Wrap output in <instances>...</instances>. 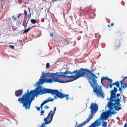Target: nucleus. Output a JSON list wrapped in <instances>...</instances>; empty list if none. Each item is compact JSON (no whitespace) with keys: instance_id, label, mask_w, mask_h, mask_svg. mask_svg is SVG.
<instances>
[{"instance_id":"obj_1","label":"nucleus","mask_w":127,"mask_h":127,"mask_svg":"<svg viewBox=\"0 0 127 127\" xmlns=\"http://www.w3.org/2000/svg\"><path fill=\"white\" fill-rule=\"evenodd\" d=\"M43 95L44 94H51L52 95L56 96L60 99H64L66 98L67 101H69L70 98L69 94H65L59 92L58 90L51 89L48 88H43L41 86H39L36 89L29 92V90H27V93H24L21 97L18 99L17 101L20 104H22L23 107L25 110H29L31 107V103L34 100V98L38 95Z\"/></svg>"},{"instance_id":"obj_2","label":"nucleus","mask_w":127,"mask_h":127,"mask_svg":"<svg viewBox=\"0 0 127 127\" xmlns=\"http://www.w3.org/2000/svg\"><path fill=\"white\" fill-rule=\"evenodd\" d=\"M74 72H75V73L74 74L75 79H71L72 82L77 80L79 78H81V77H85L86 76L96 96H97V97H100V98H102V99H104L105 93H104V91H103L102 86L99 85L97 81L99 77L96 76V75L93 73V69L90 70L87 69L81 68L79 70H76L74 71Z\"/></svg>"},{"instance_id":"obj_3","label":"nucleus","mask_w":127,"mask_h":127,"mask_svg":"<svg viewBox=\"0 0 127 127\" xmlns=\"http://www.w3.org/2000/svg\"><path fill=\"white\" fill-rule=\"evenodd\" d=\"M107 106L109 109L106 111L102 112L98 119L99 120L106 121V120H108L110 117H112V115H115V114H117L116 111H112L114 110V109H115V111H120V110H122L121 105L115 104L114 103H111V102H108Z\"/></svg>"},{"instance_id":"obj_4","label":"nucleus","mask_w":127,"mask_h":127,"mask_svg":"<svg viewBox=\"0 0 127 127\" xmlns=\"http://www.w3.org/2000/svg\"><path fill=\"white\" fill-rule=\"evenodd\" d=\"M46 76L44 77H42V75L40 77L39 80L37 82V84L38 86H40V85H43L45 83H47V84H51V83H60V84H64V83H70V82H73V80H69L68 81H62L60 80L58 77H55L54 76H49V77H51V78H46L44 79Z\"/></svg>"},{"instance_id":"obj_5","label":"nucleus","mask_w":127,"mask_h":127,"mask_svg":"<svg viewBox=\"0 0 127 127\" xmlns=\"http://www.w3.org/2000/svg\"><path fill=\"white\" fill-rule=\"evenodd\" d=\"M75 74L76 71L70 72L69 70H66L65 72H56L55 73H51L50 72L43 73L42 77L44 78L47 76H54V77H63V78H72L73 80L75 79Z\"/></svg>"},{"instance_id":"obj_6","label":"nucleus","mask_w":127,"mask_h":127,"mask_svg":"<svg viewBox=\"0 0 127 127\" xmlns=\"http://www.w3.org/2000/svg\"><path fill=\"white\" fill-rule=\"evenodd\" d=\"M90 109L91 110V113H90L88 118L84 121L82 123L79 124V127H84L86 124L89 123L90 120H92L95 116V114L99 111V105L97 103H92Z\"/></svg>"},{"instance_id":"obj_7","label":"nucleus","mask_w":127,"mask_h":127,"mask_svg":"<svg viewBox=\"0 0 127 127\" xmlns=\"http://www.w3.org/2000/svg\"><path fill=\"white\" fill-rule=\"evenodd\" d=\"M118 89L116 87H114V89L110 91V98H107V100L109 101L108 103H111L112 104H115L116 105H119L121 106L120 103H121V99L119 98L121 94L117 93Z\"/></svg>"},{"instance_id":"obj_8","label":"nucleus","mask_w":127,"mask_h":127,"mask_svg":"<svg viewBox=\"0 0 127 127\" xmlns=\"http://www.w3.org/2000/svg\"><path fill=\"white\" fill-rule=\"evenodd\" d=\"M55 112H56V107L54 108V112L52 113V110H51L50 112L48 113V115L47 117H45L44 119V122L42 123L40 127H46V126H45V125H49V124H50L51 122H52V120H53V116H54V114H55ZM52 113L51 115V118L50 120H49V116H50V114Z\"/></svg>"},{"instance_id":"obj_9","label":"nucleus","mask_w":127,"mask_h":127,"mask_svg":"<svg viewBox=\"0 0 127 127\" xmlns=\"http://www.w3.org/2000/svg\"><path fill=\"white\" fill-rule=\"evenodd\" d=\"M54 100V99H52L51 97H49L48 99H46L44 102H42V103L41 104L40 109L42 110L43 106H44L45 104H47V103H49V102H53Z\"/></svg>"},{"instance_id":"obj_10","label":"nucleus","mask_w":127,"mask_h":127,"mask_svg":"<svg viewBox=\"0 0 127 127\" xmlns=\"http://www.w3.org/2000/svg\"><path fill=\"white\" fill-rule=\"evenodd\" d=\"M101 120H96L95 122L90 125V126H88V127H96L101 126V124L102 122H100Z\"/></svg>"},{"instance_id":"obj_11","label":"nucleus","mask_w":127,"mask_h":127,"mask_svg":"<svg viewBox=\"0 0 127 127\" xmlns=\"http://www.w3.org/2000/svg\"><path fill=\"white\" fill-rule=\"evenodd\" d=\"M22 94H23V90H22V89H19L15 91V96H16V97H19V96H21Z\"/></svg>"},{"instance_id":"obj_12","label":"nucleus","mask_w":127,"mask_h":127,"mask_svg":"<svg viewBox=\"0 0 127 127\" xmlns=\"http://www.w3.org/2000/svg\"><path fill=\"white\" fill-rule=\"evenodd\" d=\"M121 87H119V91L120 92V93H122L123 91V88L124 89H126V88H127V83H123V84H121Z\"/></svg>"},{"instance_id":"obj_13","label":"nucleus","mask_w":127,"mask_h":127,"mask_svg":"<svg viewBox=\"0 0 127 127\" xmlns=\"http://www.w3.org/2000/svg\"><path fill=\"white\" fill-rule=\"evenodd\" d=\"M120 46H121V44L120 43V41H116L115 44V50L117 49H119Z\"/></svg>"},{"instance_id":"obj_14","label":"nucleus","mask_w":127,"mask_h":127,"mask_svg":"<svg viewBox=\"0 0 127 127\" xmlns=\"http://www.w3.org/2000/svg\"><path fill=\"white\" fill-rule=\"evenodd\" d=\"M24 14L25 16H27V18L29 19H30V17H31V13H30L27 15V11H26V10H24Z\"/></svg>"},{"instance_id":"obj_15","label":"nucleus","mask_w":127,"mask_h":127,"mask_svg":"<svg viewBox=\"0 0 127 127\" xmlns=\"http://www.w3.org/2000/svg\"><path fill=\"white\" fill-rule=\"evenodd\" d=\"M28 23V21L25 20L23 22V26H24L25 29H26V27H27V24Z\"/></svg>"},{"instance_id":"obj_16","label":"nucleus","mask_w":127,"mask_h":127,"mask_svg":"<svg viewBox=\"0 0 127 127\" xmlns=\"http://www.w3.org/2000/svg\"><path fill=\"white\" fill-rule=\"evenodd\" d=\"M105 80H110V78H108V77L103 76L101 78V83L103 84V81H105Z\"/></svg>"},{"instance_id":"obj_17","label":"nucleus","mask_w":127,"mask_h":127,"mask_svg":"<svg viewBox=\"0 0 127 127\" xmlns=\"http://www.w3.org/2000/svg\"><path fill=\"white\" fill-rule=\"evenodd\" d=\"M125 80L127 81V76L124 77L122 80L120 81L121 85H123L124 84V81Z\"/></svg>"},{"instance_id":"obj_18","label":"nucleus","mask_w":127,"mask_h":127,"mask_svg":"<svg viewBox=\"0 0 127 127\" xmlns=\"http://www.w3.org/2000/svg\"><path fill=\"white\" fill-rule=\"evenodd\" d=\"M103 121L102 122V127H107V121H104L105 120H103Z\"/></svg>"},{"instance_id":"obj_19","label":"nucleus","mask_w":127,"mask_h":127,"mask_svg":"<svg viewBox=\"0 0 127 127\" xmlns=\"http://www.w3.org/2000/svg\"><path fill=\"white\" fill-rule=\"evenodd\" d=\"M113 85H115L117 88H119V87H120V82L119 81H117L116 82L114 83Z\"/></svg>"},{"instance_id":"obj_20","label":"nucleus","mask_w":127,"mask_h":127,"mask_svg":"<svg viewBox=\"0 0 127 127\" xmlns=\"http://www.w3.org/2000/svg\"><path fill=\"white\" fill-rule=\"evenodd\" d=\"M31 22L33 24H35V23H36L37 22V21L35 19H31Z\"/></svg>"},{"instance_id":"obj_21","label":"nucleus","mask_w":127,"mask_h":127,"mask_svg":"<svg viewBox=\"0 0 127 127\" xmlns=\"http://www.w3.org/2000/svg\"><path fill=\"white\" fill-rule=\"evenodd\" d=\"M30 29H31V28H29L26 30H25L23 32V33H27V32H28V31H29V30H30Z\"/></svg>"},{"instance_id":"obj_22","label":"nucleus","mask_w":127,"mask_h":127,"mask_svg":"<svg viewBox=\"0 0 127 127\" xmlns=\"http://www.w3.org/2000/svg\"><path fill=\"white\" fill-rule=\"evenodd\" d=\"M114 25H115V23H111V24L108 25V27H109V28H111V27H113V26H114Z\"/></svg>"},{"instance_id":"obj_23","label":"nucleus","mask_w":127,"mask_h":127,"mask_svg":"<svg viewBox=\"0 0 127 127\" xmlns=\"http://www.w3.org/2000/svg\"><path fill=\"white\" fill-rule=\"evenodd\" d=\"M50 67V65L49 64V63H47L46 64V68L47 69H48Z\"/></svg>"},{"instance_id":"obj_24","label":"nucleus","mask_w":127,"mask_h":127,"mask_svg":"<svg viewBox=\"0 0 127 127\" xmlns=\"http://www.w3.org/2000/svg\"><path fill=\"white\" fill-rule=\"evenodd\" d=\"M109 87H110V88H113V86L114 85V83L109 84Z\"/></svg>"},{"instance_id":"obj_25","label":"nucleus","mask_w":127,"mask_h":127,"mask_svg":"<svg viewBox=\"0 0 127 127\" xmlns=\"http://www.w3.org/2000/svg\"><path fill=\"white\" fill-rule=\"evenodd\" d=\"M21 15H22V14L20 13L18 15V19H19V18H20V17H21Z\"/></svg>"},{"instance_id":"obj_26","label":"nucleus","mask_w":127,"mask_h":127,"mask_svg":"<svg viewBox=\"0 0 127 127\" xmlns=\"http://www.w3.org/2000/svg\"><path fill=\"white\" fill-rule=\"evenodd\" d=\"M17 25H20L21 24V22L19 21H18L17 22Z\"/></svg>"},{"instance_id":"obj_27","label":"nucleus","mask_w":127,"mask_h":127,"mask_svg":"<svg viewBox=\"0 0 127 127\" xmlns=\"http://www.w3.org/2000/svg\"><path fill=\"white\" fill-rule=\"evenodd\" d=\"M41 115H43L44 114V110H41Z\"/></svg>"},{"instance_id":"obj_28","label":"nucleus","mask_w":127,"mask_h":127,"mask_svg":"<svg viewBox=\"0 0 127 127\" xmlns=\"http://www.w3.org/2000/svg\"><path fill=\"white\" fill-rule=\"evenodd\" d=\"M57 0H59V1H61V0H52V2H54L55 1H57Z\"/></svg>"},{"instance_id":"obj_29","label":"nucleus","mask_w":127,"mask_h":127,"mask_svg":"<svg viewBox=\"0 0 127 127\" xmlns=\"http://www.w3.org/2000/svg\"><path fill=\"white\" fill-rule=\"evenodd\" d=\"M10 48H12V49H14V46L13 45H10Z\"/></svg>"},{"instance_id":"obj_30","label":"nucleus","mask_w":127,"mask_h":127,"mask_svg":"<svg viewBox=\"0 0 127 127\" xmlns=\"http://www.w3.org/2000/svg\"><path fill=\"white\" fill-rule=\"evenodd\" d=\"M44 108H45V109H49V106H47V105H46V106L44 107Z\"/></svg>"},{"instance_id":"obj_31","label":"nucleus","mask_w":127,"mask_h":127,"mask_svg":"<svg viewBox=\"0 0 127 127\" xmlns=\"http://www.w3.org/2000/svg\"><path fill=\"white\" fill-rule=\"evenodd\" d=\"M36 108L37 111H40V107H36Z\"/></svg>"},{"instance_id":"obj_32","label":"nucleus","mask_w":127,"mask_h":127,"mask_svg":"<svg viewBox=\"0 0 127 127\" xmlns=\"http://www.w3.org/2000/svg\"><path fill=\"white\" fill-rule=\"evenodd\" d=\"M108 81H110V83H113V80L109 79V80H108Z\"/></svg>"},{"instance_id":"obj_33","label":"nucleus","mask_w":127,"mask_h":127,"mask_svg":"<svg viewBox=\"0 0 127 127\" xmlns=\"http://www.w3.org/2000/svg\"><path fill=\"white\" fill-rule=\"evenodd\" d=\"M50 36H51V37H53V33H51L50 34Z\"/></svg>"},{"instance_id":"obj_34","label":"nucleus","mask_w":127,"mask_h":127,"mask_svg":"<svg viewBox=\"0 0 127 127\" xmlns=\"http://www.w3.org/2000/svg\"><path fill=\"white\" fill-rule=\"evenodd\" d=\"M12 18H13V19H14V20L15 21V20H16V18H15V17H14V16H13V17H12Z\"/></svg>"},{"instance_id":"obj_35","label":"nucleus","mask_w":127,"mask_h":127,"mask_svg":"<svg viewBox=\"0 0 127 127\" xmlns=\"http://www.w3.org/2000/svg\"><path fill=\"white\" fill-rule=\"evenodd\" d=\"M127 127V123H126V124L124 125V126L123 127Z\"/></svg>"},{"instance_id":"obj_36","label":"nucleus","mask_w":127,"mask_h":127,"mask_svg":"<svg viewBox=\"0 0 127 127\" xmlns=\"http://www.w3.org/2000/svg\"><path fill=\"white\" fill-rule=\"evenodd\" d=\"M123 101H124V103H126V99H123Z\"/></svg>"},{"instance_id":"obj_37","label":"nucleus","mask_w":127,"mask_h":127,"mask_svg":"<svg viewBox=\"0 0 127 127\" xmlns=\"http://www.w3.org/2000/svg\"><path fill=\"white\" fill-rule=\"evenodd\" d=\"M28 10H29V12H30V8L28 7Z\"/></svg>"},{"instance_id":"obj_38","label":"nucleus","mask_w":127,"mask_h":127,"mask_svg":"<svg viewBox=\"0 0 127 127\" xmlns=\"http://www.w3.org/2000/svg\"><path fill=\"white\" fill-rule=\"evenodd\" d=\"M97 75H100V73H98L97 74Z\"/></svg>"},{"instance_id":"obj_39","label":"nucleus","mask_w":127,"mask_h":127,"mask_svg":"<svg viewBox=\"0 0 127 127\" xmlns=\"http://www.w3.org/2000/svg\"><path fill=\"white\" fill-rule=\"evenodd\" d=\"M1 1H3L4 0H0Z\"/></svg>"},{"instance_id":"obj_40","label":"nucleus","mask_w":127,"mask_h":127,"mask_svg":"<svg viewBox=\"0 0 127 127\" xmlns=\"http://www.w3.org/2000/svg\"><path fill=\"white\" fill-rule=\"evenodd\" d=\"M122 78H124V75L122 76Z\"/></svg>"}]
</instances>
